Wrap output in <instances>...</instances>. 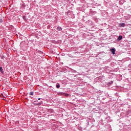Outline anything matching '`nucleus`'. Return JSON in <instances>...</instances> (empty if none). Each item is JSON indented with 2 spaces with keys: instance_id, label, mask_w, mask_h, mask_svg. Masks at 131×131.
<instances>
[{
  "instance_id": "nucleus-10",
  "label": "nucleus",
  "mask_w": 131,
  "mask_h": 131,
  "mask_svg": "<svg viewBox=\"0 0 131 131\" xmlns=\"http://www.w3.org/2000/svg\"><path fill=\"white\" fill-rule=\"evenodd\" d=\"M112 83H113V81H111L108 83L109 84H112Z\"/></svg>"
},
{
  "instance_id": "nucleus-7",
  "label": "nucleus",
  "mask_w": 131,
  "mask_h": 131,
  "mask_svg": "<svg viewBox=\"0 0 131 131\" xmlns=\"http://www.w3.org/2000/svg\"><path fill=\"white\" fill-rule=\"evenodd\" d=\"M3 68L2 67H0V71L2 73H4V71H3Z\"/></svg>"
},
{
  "instance_id": "nucleus-4",
  "label": "nucleus",
  "mask_w": 131,
  "mask_h": 131,
  "mask_svg": "<svg viewBox=\"0 0 131 131\" xmlns=\"http://www.w3.org/2000/svg\"><path fill=\"white\" fill-rule=\"evenodd\" d=\"M57 30H58V31H62V27H57Z\"/></svg>"
},
{
  "instance_id": "nucleus-12",
  "label": "nucleus",
  "mask_w": 131,
  "mask_h": 131,
  "mask_svg": "<svg viewBox=\"0 0 131 131\" xmlns=\"http://www.w3.org/2000/svg\"><path fill=\"white\" fill-rule=\"evenodd\" d=\"M0 23H3V19H0Z\"/></svg>"
},
{
  "instance_id": "nucleus-1",
  "label": "nucleus",
  "mask_w": 131,
  "mask_h": 131,
  "mask_svg": "<svg viewBox=\"0 0 131 131\" xmlns=\"http://www.w3.org/2000/svg\"><path fill=\"white\" fill-rule=\"evenodd\" d=\"M111 52L112 54H113V55H115V48H112V49H111Z\"/></svg>"
},
{
  "instance_id": "nucleus-11",
  "label": "nucleus",
  "mask_w": 131,
  "mask_h": 131,
  "mask_svg": "<svg viewBox=\"0 0 131 131\" xmlns=\"http://www.w3.org/2000/svg\"><path fill=\"white\" fill-rule=\"evenodd\" d=\"M30 95L31 96H33V92H30Z\"/></svg>"
},
{
  "instance_id": "nucleus-6",
  "label": "nucleus",
  "mask_w": 131,
  "mask_h": 131,
  "mask_svg": "<svg viewBox=\"0 0 131 131\" xmlns=\"http://www.w3.org/2000/svg\"><path fill=\"white\" fill-rule=\"evenodd\" d=\"M35 105H36V106H40L41 105V103L39 102L38 103H35Z\"/></svg>"
},
{
  "instance_id": "nucleus-8",
  "label": "nucleus",
  "mask_w": 131,
  "mask_h": 131,
  "mask_svg": "<svg viewBox=\"0 0 131 131\" xmlns=\"http://www.w3.org/2000/svg\"><path fill=\"white\" fill-rule=\"evenodd\" d=\"M23 18L25 21H27V18H26V16H24Z\"/></svg>"
},
{
  "instance_id": "nucleus-14",
  "label": "nucleus",
  "mask_w": 131,
  "mask_h": 131,
  "mask_svg": "<svg viewBox=\"0 0 131 131\" xmlns=\"http://www.w3.org/2000/svg\"><path fill=\"white\" fill-rule=\"evenodd\" d=\"M38 100H40V98H38Z\"/></svg>"
},
{
  "instance_id": "nucleus-13",
  "label": "nucleus",
  "mask_w": 131,
  "mask_h": 131,
  "mask_svg": "<svg viewBox=\"0 0 131 131\" xmlns=\"http://www.w3.org/2000/svg\"><path fill=\"white\" fill-rule=\"evenodd\" d=\"M66 97H68V96H69V94H66Z\"/></svg>"
},
{
  "instance_id": "nucleus-3",
  "label": "nucleus",
  "mask_w": 131,
  "mask_h": 131,
  "mask_svg": "<svg viewBox=\"0 0 131 131\" xmlns=\"http://www.w3.org/2000/svg\"><path fill=\"white\" fill-rule=\"evenodd\" d=\"M121 39H122V36L121 35L119 36V37L117 38L118 41L121 40Z\"/></svg>"
},
{
  "instance_id": "nucleus-5",
  "label": "nucleus",
  "mask_w": 131,
  "mask_h": 131,
  "mask_svg": "<svg viewBox=\"0 0 131 131\" xmlns=\"http://www.w3.org/2000/svg\"><path fill=\"white\" fill-rule=\"evenodd\" d=\"M58 95H59V96H62L63 95H64L65 93H63V92H58Z\"/></svg>"
},
{
  "instance_id": "nucleus-2",
  "label": "nucleus",
  "mask_w": 131,
  "mask_h": 131,
  "mask_svg": "<svg viewBox=\"0 0 131 131\" xmlns=\"http://www.w3.org/2000/svg\"><path fill=\"white\" fill-rule=\"evenodd\" d=\"M119 26L120 27H125V24L122 23H120L119 24Z\"/></svg>"
},
{
  "instance_id": "nucleus-9",
  "label": "nucleus",
  "mask_w": 131,
  "mask_h": 131,
  "mask_svg": "<svg viewBox=\"0 0 131 131\" xmlns=\"http://www.w3.org/2000/svg\"><path fill=\"white\" fill-rule=\"evenodd\" d=\"M56 88H57V89H59V88H60V84H57L56 85Z\"/></svg>"
}]
</instances>
